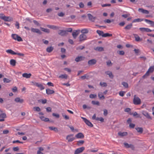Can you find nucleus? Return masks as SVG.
I'll use <instances>...</instances> for the list:
<instances>
[{
	"label": "nucleus",
	"mask_w": 154,
	"mask_h": 154,
	"mask_svg": "<svg viewBox=\"0 0 154 154\" xmlns=\"http://www.w3.org/2000/svg\"><path fill=\"white\" fill-rule=\"evenodd\" d=\"M13 150L14 151H18L19 149L18 147H14L13 148Z\"/></svg>",
	"instance_id": "64"
},
{
	"label": "nucleus",
	"mask_w": 154,
	"mask_h": 154,
	"mask_svg": "<svg viewBox=\"0 0 154 154\" xmlns=\"http://www.w3.org/2000/svg\"><path fill=\"white\" fill-rule=\"evenodd\" d=\"M3 81L4 83H8L10 82L11 81L8 79L4 78L3 79Z\"/></svg>",
	"instance_id": "46"
},
{
	"label": "nucleus",
	"mask_w": 154,
	"mask_h": 154,
	"mask_svg": "<svg viewBox=\"0 0 154 154\" xmlns=\"http://www.w3.org/2000/svg\"><path fill=\"white\" fill-rule=\"evenodd\" d=\"M67 126L70 128L71 130L72 131H74V129L73 126H70L69 125H67Z\"/></svg>",
	"instance_id": "61"
},
{
	"label": "nucleus",
	"mask_w": 154,
	"mask_h": 154,
	"mask_svg": "<svg viewBox=\"0 0 154 154\" xmlns=\"http://www.w3.org/2000/svg\"><path fill=\"white\" fill-rule=\"evenodd\" d=\"M100 84L101 86H103L104 87H106L107 86L106 83L105 82L102 83L101 82H100Z\"/></svg>",
	"instance_id": "55"
},
{
	"label": "nucleus",
	"mask_w": 154,
	"mask_h": 154,
	"mask_svg": "<svg viewBox=\"0 0 154 154\" xmlns=\"http://www.w3.org/2000/svg\"><path fill=\"white\" fill-rule=\"evenodd\" d=\"M32 83L33 84V85L39 88L41 90H43L45 88L41 84H39L37 82H32Z\"/></svg>",
	"instance_id": "7"
},
{
	"label": "nucleus",
	"mask_w": 154,
	"mask_h": 154,
	"mask_svg": "<svg viewBox=\"0 0 154 154\" xmlns=\"http://www.w3.org/2000/svg\"><path fill=\"white\" fill-rule=\"evenodd\" d=\"M135 126V125L133 123H130L129 124V127L131 128H134V127Z\"/></svg>",
	"instance_id": "58"
},
{
	"label": "nucleus",
	"mask_w": 154,
	"mask_h": 154,
	"mask_svg": "<svg viewBox=\"0 0 154 154\" xmlns=\"http://www.w3.org/2000/svg\"><path fill=\"white\" fill-rule=\"evenodd\" d=\"M138 11L139 12H141L143 14H149V11L148 10L144 9L142 8H139Z\"/></svg>",
	"instance_id": "19"
},
{
	"label": "nucleus",
	"mask_w": 154,
	"mask_h": 154,
	"mask_svg": "<svg viewBox=\"0 0 154 154\" xmlns=\"http://www.w3.org/2000/svg\"><path fill=\"white\" fill-rule=\"evenodd\" d=\"M47 26L49 28H50L54 30H57L59 29L60 28V27L58 26L54 25H47Z\"/></svg>",
	"instance_id": "13"
},
{
	"label": "nucleus",
	"mask_w": 154,
	"mask_h": 154,
	"mask_svg": "<svg viewBox=\"0 0 154 154\" xmlns=\"http://www.w3.org/2000/svg\"><path fill=\"white\" fill-rule=\"evenodd\" d=\"M97 32L99 35H101L103 34V31L100 30H97Z\"/></svg>",
	"instance_id": "49"
},
{
	"label": "nucleus",
	"mask_w": 154,
	"mask_h": 154,
	"mask_svg": "<svg viewBox=\"0 0 154 154\" xmlns=\"http://www.w3.org/2000/svg\"><path fill=\"white\" fill-rule=\"evenodd\" d=\"M97 97V95L96 94H91L89 95V97L91 99L95 98Z\"/></svg>",
	"instance_id": "43"
},
{
	"label": "nucleus",
	"mask_w": 154,
	"mask_h": 154,
	"mask_svg": "<svg viewBox=\"0 0 154 154\" xmlns=\"http://www.w3.org/2000/svg\"><path fill=\"white\" fill-rule=\"evenodd\" d=\"M133 35H134V37L135 38V40L136 41L139 42L142 40V38H140V37L137 34H133Z\"/></svg>",
	"instance_id": "23"
},
{
	"label": "nucleus",
	"mask_w": 154,
	"mask_h": 154,
	"mask_svg": "<svg viewBox=\"0 0 154 154\" xmlns=\"http://www.w3.org/2000/svg\"><path fill=\"white\" fill-rule=\"evenodd\" d=\"M91 103L93 105H97L98 106H99L100 105V103L98 101L93 100L91 101Z\"/></svg>",
	"instance_id": "39"
},
{
	"label": "nucleus",
	"mask_w": 154,
	"mask_h": 154,
	"mask_svg": "<svg viewBox=\"0 0 154 154\" xmlns=\"http://www.w3.org/2000/svg\"><path fill=\"white\" fill-rule=\"evenodd\" d=\"M73 134H70L66 136V139L68 140V142H71L75 139V138L73 137Z\"/></svg>",
	"instance_id": "3"
},
{
	"label": "nucleus",
	"mask_w": 154,
	"mask_h": 154,
	"mask_svg": "<svg viewBox=\"0 0 154 154\" xmlns=\"http://www.w3.org/2000/svg\"><path fill=\"white\" fill-rule=\"evenodd\" d=\"M84 147H82L76 149L74 152V154H79L83 152L85 150Z\"/></svg>",
	"instance_id": "4"
},
{
	"label": "nucleus",
	"mask_w": 154,
	"mask_h": 154,
	"mask_svg": "<svg viewBox=\"0 0 154 154\" xmlns=\"http://www.w3.org/2000/svg\"><path fill=\"white\" fill-rule=\"evenodd\" d=\"M6 114L5 113H2L0 114V118H4L6 117Z\"/></svg>",
	"instance_id": "48"
},
{
	"label": "nucleus",
	"mask_w": 154,
	"mask_h": 154,
	"mask_svg": "<svg viewBox=\"0 0 154 154\" xmlns=\"http://www.w3.org/2000/svg\"><path fill=\"white\" fill-rule=\"evenodd\" d=\"M112 36V34H109L108 33H104L103 34V35H102V36L103 37H111Z\"/></svg>",
	"instance_id": "38"
},
{
	"label": "nucleus",
	"mask_w": 154,
	"mask_h": 154,
	"mask_svg": "<svg viewBox=\"0 0 154 154\" xmlns=\"http://www.w3.org/2000/svg\"><path fill=\"white\" fill-rule=\"evenodd\" d=\"M132 23H129L125 27L124 29L125 30H129L132 27Z\"/></svg>",
	"instance_id": "31"
},
{
	"label": "nucleus",
	"mask_w": 154,
	"mask_h": 154,
	"mask_svg": "<svg viewBox=\"0 0 154 154\" xmlns=\"http://www.w3.org/2000/svg\"><path fill=\"white\" fill-rule=\"evenodd\" d=\"M96 60L95 59H92L89 60L88 62V64L89 65H92L96 63Z\"/></svg>",
	"instance_id": "16"
},
{
	"label": "nucleus",
	"mask_w": 154,
	"mask_h": 154,
	"mask_svg": "<svg viewBox=\"0 0 154 154\" xmlns=\"http://www.w3.org/2000/svg\"><path fill=\"white\" fill-rule=\"evenodd\" d=\"M42 41L44 44L46 45H48L49 43V42L48 41L45 40L44 39H43L42 40Z\"/></svg>",
	"instance_id": "56"
},
{
	"label": "nucleus",
	"mask_w": 154,
	"mask_h": 154,
	"mask_svg": "<svg viewBox=\"0 0 154 154\" xmlns=\"http://www.w3.org/2000/svg\"><path fill=\"white\" fill-rule=\"evenodd\" d=\"M75 137L78 139H83L84 138V136L82 133L80 132L76 134Z\"/></svg>",
	"instance_id": "15"
},
{
	"label": "nucleus",
	"mask_w": 154,
	"mask_h": 154,
	"mask_svg": "<svg viewBox=\"0 0 154 154\" xmlns=\"http://www.w3.org/2000/svg\"><path fill=\"white\" fill-rule=\"evenodd\" d=\"M52 116H53L57 118H59L60 117V115L59 114H56L54 113H52Z\"/></svg>",
	"instance_id": "53"
},
{
	"label": "nucleus",
	"mask_w": 154,
	"mask_h": 154,
	"mask_svg": "<svg viewBox=\"0 0 154 154\" xmlns=\"http://www.w3.org/2000/svg\"><path fill=\"white\" fill-rule=\"evenodd\" d=\"M124 145L127 148H131L132 150H134L135 149V147L134 145L130 144H128V143H124Z\"/></svg>",
	"instance_id": "6"
},
{
	"label": "nucleus",
	"mask_w": 154,
	"mask_h": 154,
	"mask_svg": "<svg viewBox=\"0 0 154 154\" xmlns=\"http://www.w3.org/2000/svg\"><path fill=\"white\" fill-rule=\"evenodd\" d=\"M125 93V92L122 91H120L119 93V95L120 96L123 97L124 95V93Z\"/></svg>",
	"instance_id": "57"
},
{
	"label": "nucleus",
	"mask_w": 154,
	"mask_h": 154,
	"mask_svg": "<svg viewBox=\"0 0 154 154\" xmlns=\"http://www.w3.org/2000/svg\"><path fill=\"white\" fill-rule=\"evenodd\" d=\"M135 128L137 131V132L141 134L143 133V129L142 128L136 127Z\"/></svg>",
	"instance_id": "24"
},
{
	"label": "nucleus",
	"mask_w": 154,
	"mask_h": 154,
	"mask_svg": "<svg viewBox=\"0 0 154 154\" xmlns=\"http://www.w3.org/2000/svg\"><path fill=\"white\" fill-rule=\"evenodd\" d=\"M46 111L48 112H50L51 111V107H48L46 108Z\"/></svg>",
	"instance_id": "59"
},
{
	"label": "nucleus",
	"mask_w": 154,
	"mask_h": 154,
	"mask_svg": "<svg viewBox=\"0 0 154 154\" xmlns=\"http://www.w3.org/2000/svg\"><path fill=\"white\" fill-rule=\"evenodd\" d=\"M85 58V57L80 56H78V57H76L75 59V60L76 62H79V61H82L84 60V59Z\"/></svg>",
	"instance_id": "18"
},
{
	"label": "nucleus",
	"mask_w": 154,
	"mask_h": 154,
	"mask_svg": "<svg viewBox=\"0 0 154 154\" xmlns=\"http://www.w3.org/2000/svg\"><path fill=\"white\" fill-rule=\"evenodd\" d=\"M7 53H8L13 55H16V52H14L11 49H8L6 51Z\"/></svg>",
	"instance_id": "35"
},
{
	"label": "nucleus",
	"mask_w": 154,
	"mask_h": 154,
	"mask_svg": "<svg viewBox=\"0 0 154 154\" xmlns=\"http://www.w3.org/2000/svg\"><path fill=\"white\" fill-rule=\"evenodd\" d=\"M143 20V19H141L140 18H137L134 19L133 21V22H141Z\"/></svg>",
	"instance_id": "40"
},
{
	"label": "nucleus",
	"mask_w": 154,
	"mask_h": 154,
	"mask_svg": "<svg viewBox=\"0 0 154 154\" xmlns=\"http://www.w3.org/2000/svg\"><path fill=\"white\" fill-rule=\"evenodd\" d=\"M33 109L34 111L37 112H40L41 110L40 108L38 106H35L33 107Z\"/></svg>",
	"instance_id": "42"
},
{
	"label": "nucleus",
	"mask_w": 154,
	"mask_h": 154,
	"mask_svg": "<svg viewBox=\"0 0 154 154\" xmlns=\"http://www.w3.org/2000/svg\"><path fill=\"white\" fill-rule=\"evenodd\" d=\"M46 94L48 95L53 94L55 92L54 90H51L49 88L46 89Z\"/></svg>",
	"instance_id": "20"
},
{
	"label": "nucleus",
	"mask_w": 154,
	"mask_h": 154,
	"mask_svg": "<svg viewBox=\"0 0 154 154\" xmlns=\"http://www.w3.org/2000/svg\"><path fill=\"white\" fill-rule=\"evenodd\" d=\"M12 91L14 92H15L17 91V88L15 86L12 89Z\"/></svg>",
	"instance_id": "63"
},
{
	"label": "nucleus",
	"mask_w": 154,
	"mask_h": 154,
	"mask_svg": "<svg viewBox=\"0 0 154 154\" xmlns=\"http://www.w3.org/2000/svg\"><path fill=\"white\" fill-rule=\"evenodd\" d=\"M14 101L17 103H23L24 102V100L23 99H20L19 97L16 98L15 99Z\"/></svg>",
	"instance_id": "22"
},
{
	"label": "nucleus",
	"mask_w": 154,
	"mask_h": 154,
	"mask_svg": "<svg viewBox=\"0 0 154 154\" xmlns=\"http://www.w3.org/2000/svg\"><path fill=\"white\" fill-rule=\"evenodd\" d=\"M122 84L123 85V86L125 88H128V84L126 82H122Z\"/></svg>",
	"instance_id": "50"
},
{
	"label": "nucleus",
	"mask_w": 154,
	"mask_h": 154,
	"mask_svg": "<svg viewBox=\"0 0 154 154\" xmlns=\"http://www.w3.org/2000/svg\"><path fill=\"white\" fill-rule=\"evenodd\" d=\"M154 70V66H150L148 70L147 71V73H148L149 74V73H152V72Z\"/></svg>",
	"instance_id": "27"
},
{
	"label": "nucleus",
	"mask_w": 154,
	"mask_h": 154,
	"mask_svg": "<svg viewBox=\"0 0 154 154\" xmlns=\"http://www.w3.org/2000/svg\"><path fill=\"white\" fill-rule=\"evenodd\" d=\"M105 73L107 75H108L109 77L111 79H113V75L112 73L111 72L109 71H107L105 72Z\"/></svg>",
	"instance_id": "29"
},
{
	"label": "nucleus",
	"mask_w": 154,
	"mask_h": 154,
	"mask_svg": "<svg viewBox=\"0 0 154 154\" xmlns=\"http://www.w3.org/2000/svg\"><path fill=\"white\" fill-rule=\"evenodd\" d=\"M62 116L66 120H69V117L66 115L63 114Z\"/></svg>",
	"instance_id": "54"
},
{
	"label": "nucleus",
	"mask_w": 154,
	"mask_h": 154,
	"mask_svg": "<svg viewBox=\"0 0 154 154\" xmlns=\"http://www.w3.org/2000/svg\"><path fill=\"white\" fill-rule=\"evenodd\" d=\"M16 61L14 59H11L10 61V64L13 66H14L16 65Z\"/></svg>",
	"instance_id": "36"
},
{
	"label": "nucleus",
	"mask_w": 154,
	"mask_h": 154,
	"mask_svg": "<svg viewBox=\"0 0 154 154\" xmlns=\"http://www.w3.org/2000/svg\"><path fill=\"white\" fill-rule=\"evenodd\" d=\"M142 114L146 118L148 119H151V118L149 114L147 112L143 111L142 112Z\"/></svg>",
	"instance_id": "17"
},
{
	"label": "nucleus",
	"mask_w": 154,
	"mask_h": 154,
	"mask_svg": "<svg viewBox=\"0 0 154 154\" xmlns=\"http://www.w3.org/2000/svg\"><path fill=\"white\" fill-rule=\"evenodd\" d=\"M79 30H74L72 33V35L74 39H75L79 34Z\"/></svg>",
	"instance_id": "14"
},
{
	"label": "nucleus",
	"mask_w": 154,
	"mask_h": 154,
	"mask_svg": "<svg viewBox=\"0 0 154 154\" xmlns=\"http://www.w3.org/2000/svg\"><path fill=\"white\" fill-rule=\"evenodd\" d=\"M81 32L82 33V34H84L88 33V31L87 29H84L81 30Z\"/></svg>",
	"instance_id": "41"
},
{
	"label": "nucleus",
	"mask_w": 154,
	"mask_h": 154,
	"mask_svg": "<svg viewBox=\"0 0 154 154\" xmlns=\"http://www.w3.org/2000/svg\"><path fill=\"white\" fill-rule=\"evenodd\" d=\"M79 41L80 42H82L86 39L87 36L84 34H82L79 35Z\"/></svg>",
	"instance_id": "9"
},
{
	"label": "nucleus",
	"mask_w": 154,
	"mask_h": 154,
	"mask_svg": "<svg viewBox=\"0 0 154 154\" xmlns=\"http://www.w3.org/2000/svg\"><path fill=\"white\" fill-rule=\"evenodd\" d=\"M11 37L13 39L15 40H17L18 42L23 41V40L21 37L17 34H13L11 35Z\"/></svg>",
	"instance_id": "1"
},
{
	"label": "nucleus",
	"mask_w": 154,
	"mask_h": 154,
	"mask_svg": "<svg viewBox=\"0 0 154 154\" xmlns=\"http://www.w3.org/2000/svg\"><path fill=\"white\" fill-rule=\"evenodd\" d=\"M49 128L51 130H53L56 132H57L58 131V130L56 127H49Z\"/></svg>",
	"instance_id": "33"
},
{
	"label": "nucleus",
	"mask_w": 154,
	"mask_h": 154,
	"mask_svg": "<svg viewBox=\"0 0 154 154\" xmlns=\"http://www.w3.org/2000/svg\"><path fill=\"white\" fill-rule=\"evenodd\" d=\"M40 28L42 31L44 32H46L48 33H50V30L48 29H45L42 27H40Z\"/></svg>",
	"instance_id": "32"
},
{
	"label": "nucleus",
	"mask_w": 154,
	"mask_h": 154,
	"mask_svg": "<svg viewBox=\"0 0 154 154\" xmlns=\"http://www.w3.org/2000/svg\"><path fill=\"white\" fill-rule=\"evenodd\" d=\"M98 96L100 100H103L105 99V97L102 93L100 92L98 94Z\"/></svg>",
	"instance_id": "34"
},
{
	"label": "nucleus",
	"mask_w": 154,
	"mask_h": 154,
	"mask_svg": "<svg viewBox=\"0 0 154 154\" xmlns=\"http://www.w3.org/2000/svg\"><path fill=\"white\" fill-rule=\"evenodd\" d=\"M31 73L28 74L26 73H24L22 74V76L23 77L27 79L30 78L31 76Z\"/></svg>",
	"instance_id": "26"
},
{
	"label": "nucleus",
	"mask_w": 154,
	"mask_h": 154,
	"mask_svg": "<svg viewBox=\"0 0 154 154\" xmlns=\"http://www.w3.org/2000/svg\"><path fill=\"white\" fill-rule=\"evenodd\" d=\"M59 77L62 79H67V75L66 74L61 75L59 76Z\"/></svg>",
	"instance_id": "44"
},
{
	"label": "nucleus",
	"mask_w": 154,
	"mask_h": 154,
	"mask_svg": "<svg viewBox=\"0 0 154 154\" xmlns=\"http://www.w3.org/2000/svg\"><path fill=\"white\" fill-rule=\"evenodd\" d=\"M144 20L148 23H149L151 25V26L152 27L154 26V22L150 20L145 19Z\"/></svg>",
	"instance_id": "21"
},
{
	"label": "nucleus",
	"mask_w": 154,
	"mask_h": 154,
	"mask_svg": "<svg viewBox=\"0 0 154 154\" xmlns=\"http://www.w3.org/2000/svg\"><path fill=\"white\" fill-rule=\"evenodd\" d=\"M85 48V47L82 46H79L76 48L77 50H82Z\"/></svg>",
	"instance_id": "47"
},
{
	"label": "nucleus",
	"mask_w": 154,
	"mask_h": 154,
	"mask_svg": "<svg viewBox=\"0 0 154 154\" xmlns=\"http://www.w3.org/2000/svg\"><path fill=\"white\" fill-rule=\"evenodd\" d=\"M118 134L119 136L123 137L127 136L128 135V133L126 132H119L118 133Z\"/></svg>",
	"instance_id": "30"
},
{
	"label": "nucleus",
	"mask_w": 154,
	"mask_h": 154,
	"mask_svg": "<svg viewBox=\"0 0 154 154\" xmlns=\"http://www.w3.org/2000/svg\"><path fill=\"white\" fill-rule=\"evenodd\" d=\"M54 49V48L53 47L50 46L48 47L47 48L46 51L48 53H51L53 50Z\"/></svg>",
	"instance_id": "28"
},
{
	"label": "nucleus",
	"mask_w": 154,
	"mask_h": 154,
	"mask_svg": "<svg viewBox=\"0 0 154 154\" xmlns=\"http://www.w3.org/2000/svg\"><path fill=\"white\" fill-rule=\"evenodd\" d=\"M134 51L135 53L136 54H137L139 53L140 52V51L139 49H134Z\"/></svg>",
	"instance_id": "60"
},
{
	"label": "nucleus",
	"mask_w": 154,
	"mask_h": 154,
	"mask_svg": "<svg viewBox=\"0 0 154 154\" xmlns=\"http://www.w3.org/2000/svg\"><path fill=\"white\" fill-rule=\"evenodd\" d=\"M84 141L83 140H79L77 142V145L79 146H81L84 144Z\"/></svg>",
	"instance_id": "37"
},
{
	"label": "nucleus",
	"mask_w": 154,
	"mask_h": 154,
	"mask_svg": "<svg viewBox=\"0 0 154 154\" xmlns=\"http://www.w3.org/2000/svg\"><path fill=\"white\" fill-rule=\"evenodd\" d=\"M34 23L37 26H41L40 24L37 21L35 20H34L33 21Z\"/></svg>",
	"instance_id": "52"
},
{
	"label": "nucleus",
	"mask_w": 154,
	"mask_h": 154,
	"mask_svg": "<svg viewBox=\"0 0 154 154\" xmlns=\"http://www.w3.org/2000/svg\"><path fill=\"white\" fill-rule=\"evenodd\" d=\"M94 50L98 51H104V48L100 47H97L94 48Z\"/></svg>",
	"instance_id": "25"
},
{
	"label": "nucleus",
	"mask_w": 154,
	"mask_h": 154,
	"mask_svg": "<svg viewBox=\"0 0 154 154\" xmlns=\"http://www.w3.org/2000/svg\"><path fill=\"white\" fill-rule=\"evenodd\" d=\"M31 30L33 32L36 33L39 35H41L42 34V32L38 29L32 28L31 29Z\"/></svg>",
	"instance_id": "10"
},
{
	"label": "nucleus",
	"mask_w": 154,
	"mask_h": 154,
	"mask_svg": "<svg viewBox=\"0 0 154 154\" xmlns=\"http://www.w3.org/2000/svg\"><path fill=\"white\" fill-rule=\"evenodd\" d=\"M2 19L5 21H11L13 20V18L11 17L5 16H4V17H2Z\"/></svg>",
	"instance_id": "12"
},
{
	"label": "nucleus",
	"mask_w": 154,
	"mask_h": 154,
	"mask_svg": "<svg viewBox=\"0 0 154 154\" xmlns=\"http://www.w3.org/2000/svg\"><path fill=\"white\" fill-rule=\"evenodd\" d=\"M58 34L62 36H63L67 35L66 31L63 30H59L58 31Z\"/></svg>",
	"instance_id": "8"
},
{
	"label": "nucleus",
	"mask_w": 154,
	"mask_h": 154,
	"mask_svg": "<svg viewBox=\"0 0 154 154\" xmlns=\"http://www.w3.org/2000/svg\"><path fill=\"white\" fill-rule=\"evenodd\" d=\"M57 15L60 17H63L65 15V13L61 12L58 13Z\"/></svg>",
	"instance_id": "51"
},
{
	"label": "nucleus",
	"mask_w": 154,
	"mask_h": 154,
	"mask_svg": "<svg viewBox=\"0 0 154 154\" xmlns=\"http://www.w3.org/2000/svg\"><path fill=\"white\" fill-rule=\"evenodd\" d=\"M117 53L120 55H123L125 54V52L123 51H117Z\"/></svg>",
	"instance_id": "45"
},
{
	"label": "nucleus",
	"mask_w": 154,
	"mask_h": 154,
	"mask_svg": "<svg viewBox=\"0 0 154 154\" xmlns=\"http://www.w3.org/2000/svg\"><path fill=\"white\" fill-rule=\"evenodd\" d=\"M88 16L89 20L92 22H94V20L96 19L97 17H94L91 14H88Z\"/></svg>",
	"instance_id": "11"
},
{
	"label": "nucleus",
	"mask_w": 154,
	"mask_h": 154,
	"mask_svg": "<svg viewBox=\"0 0 154 154\" xmlns=\"http://www.w3.org/2000/svg\"><path fill=\"white\" fill-rule=\"evenodd\" d=\"M79 6L80 8H83L84 5L82 2H81L79 4Z\"/></svg>",
	"instance_id": "62"
},
{
	"label": "nucleus",
	"mask_w": 154,
	"mask_h": 154,
	"mask_svg": "<svg viewBox=\"0 0 154 154\" xmlns=\"http://www.w3.org/2000/svg\"><path fill=\"white\" fill-rule=\"evenodd\" d=\"M133 102L135 105H139L141 103L140 99L138 97H136L135 95L133 99Z\"/></svg>",
	"instance_id": "2"
},
{
	"label": "nucleus",
	"mask_w": 154,
	"mask_h": 154,
	"mask_svg": "<svg viewBox=\"0 0 154 154\" xmlns=\"http://www.w3.org/2000/svg\"><path fill=\"white\" fill-rule=\"evenodd\" d=\"M81 118L83 119L86 124L88 126L90 127H92L93 126V124L87 119L83 117H82Z\"/></svg>",
	"instance_id": "5"
}]
</instances>
